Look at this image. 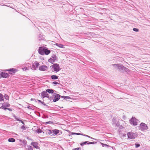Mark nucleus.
Instances as JSON below:
<instances>
[{
    "label": "nucleus",
    "mask_w": 150,
    "mask_h": 150,
    "mask_svg": "<svg viewBox=\"0 0 150 150\" xmlns=\"http://www.w3.org/2000/svg\"><path fill=\"white\" fill-rule=\"evenodd\" d=\"M42 132V131L41 130L39 129L38 130V133H41Z\"/></svg>",
    "instance_id": "e433bc0d"
},
{
    "label": "nucleus",
    "mask_w": 150,
    "mask_h": 150,
    "mask_svg": "<svg viewBox=\"0 0 150 150\" xmlns=\"http://www.w3.org/2000/svg\"><path fill=\"white\" fill-rule=\"evenodd\" d=\"M52 132L55 135H57L59 132V130L57 129H55L52 130Z\"/></svg>",
    "instance_id": "dca6fc26"
},
{
    "label": "nucleus",
    "mask_w": 150,
    "mask_h": 150,
    "mask_svg": "<svg viewBox=\"0 0 150 150\" xmlns=\"http://www.w3.org/2000/svg\"><path fill=\"white\" fill-rule=\"evenodd\" d=\"M140 129L144 131L148 129V127L144 123H142L140 124Z\"/></svg>",
    "instance_id": "20e7f679"
},
{
    "label": "nucleus",
    "mask_w": 150,
    "mask_h": 150,
    "mask_svg": "<svg viewBox=\"0 0 150 150\" xmlns=\"http://www.w3.org/2000/svg\"><path fill=\"white\" fill-rule=\"evenodd\" d=\"M135 147L136 148H138V147H139L140 146V145L139 144H135Z\"/></svg>",
    "instance_id": "c756f323"
},
{
    "label": "nucleus",
    "mask_w": 150,
    "mask_h": 150,
    "mask_svg": "<svg viewBox=\"0 0 150 150\" xmlns=\"http://www.w3.org/2000/svg\"><path fill=\"white\" fill-rule=\"evenodd\" d=\"M137 120L135 117H132L130 120V123L132 125L136 126L137 125Z\"/></svg>",
    "instance_id": "39448f33"
},
{
    "label": "nucleus",
    "mask_w": 150,
    "mask_h": 150,
    "mask_svg": "<svg viewBox=\"0 0 150 150\" xmlns=\"http://www.w3.org/2000/svg\"><path fill=\"white\" fill-rule=\"evenodd\" d=\"M52 66H59V64H53Z\"/></svg>",
    "instance_id": "c9c22d12"
},
{
    "label": "nucleus",
    "mask_w": 150,
    "mask_h": 150,
    "mask_svg": "<svg viewBox=\"0 0 150 150\" xmlns=\"http://www.w3.org/2000/svg\"><path fill=\"white\" fill-rule=\"evenodd\" d=\"M46 134H47L50 135L52 134V132L50 129H47L46 130Z\"/></svg>",
    "instance_id": "f3484780"
},
{
    "label": "nucleus",
    "mask_w": 150,
    "mask_h": 150,
    "mask_svg": "<svg viewBox=\"0 0 150 150\" xmlns=\"http://www.w3.org/2000/svg\"><path fill=\"white\" fill-rule=\"evenodd\" d=\"M38 53L41 55H44V54L48 55L51 52L50 51L48 50L47 48L44 46L39 47L38 50Z\"/></svg>",
    "instance_id": "f257e3e1"
},
{
    "label": "nucleus",
    "mask_w": 150,
    "mask_h": 150,
    "mask_svg": "<svg viewBox=\"0 0 150 150\" xmlns=\"http://www.w3.org/2000/svg\"><path fill=\"white\" fill-rule=\"evenodd\" d=\"M28 150H33V149L31 147V146H30V147L28 148Z\"/></svg>",
    "instance_id": "4c0bfd02"
},
{
    "label": "nucleus",
    "mask_w": 150,
    "mask_h": 150,
    "mask_svg": "<svg viewBox=\"0 0 150 150\" xmlns=\"http://www.w3.org/2000/svg\"><path fill=\"white\" fill-rule=\"evenodd\" d=\"M81 135H82L83 136H85L86 137H89V138H90V137L88 135H84V134H81Z\"/></svg>",
    "instance_id": "72a5a7b5"
},
{
    "label": "nucleus",
    "mask_w": 150,
    "mask_h": 150,
    "mask_svg": "<svg viewBox=\"0 0 150 150\" xmlns=\"http://www.w3.org/2000/svg\"><path fill=\"white\" fill-rule=\"evenodd\" d=\"M32 66H34L35 65L34 64H33Z\"/></svg>",
    "instance_id": "a19ab883"
},
{
    "label": "nucleus",
    "mask_w": 150,
    "mask_h": 150,
    "mask_svg": "<svg viewBox=\"0 0 150 150\" xmlns=\"http://www.w3.org/2000/svg\"><path fill=\"white\" fill-rule=\"evenodd\" d=\"M5 98L6 99L8 100L9 98V96L5 94Z\"/></svg>",
    "instance_id": "bb28decb"
},
{
    "label": "nucleus",
    "mask_w": 150,
    "mask_h": 150,
    "mask_svg": "<svg viewBox=\"0 0 150 150\" xmlns=\"http://www.w3.org/2000/svg\"><path fill=\"white\" fill-rule=\"evenodd\" d=\"M94 144V142H88L87 143V144Z\"/></svg>",
    "instance_id": "f704fd0d"
},
{
    "label": "nucleus",
    "mask_w": 150,
    "mask_h": 150,
    "mask_svg": "<svg viewBox=\"0 0 150 150\" xmlns=\"http://www.w3.org/2000/svg\"><path fill=\"white\" fill-rule=\"evenodd\" d=\"M31 144L33 145L34 148L37 149H40V147L38 146V143L32 142L31 143Z\"/></svg>",
    "instance_id": "0eeeda50"
},
{
    "label": "nucleus",
    "mask_w": 150,
    "mask_h": 150,
    "mask_svg": "<svg viewBox=\"0 0 150 150\" xmlns=\"http://www.w3.org/2000/svg\"><path fill=\"white\" fill-rule=\"evenodd\" d=\"M61 97L62 98H64L65 99H70L71 98L70 97H69V96H61Z\"/></svg>",
    "instance_id": "4be33fe9"
},
{
    "label": "nucleus",
    "mask_w": 150,
    "mask_h": 150,
    "mask_svg": "<svg viewBox=\"0 0 150 150\" xmlns=\"http://www.w3.org/2000/svg\"><path fill=\"white\" fill-rule=\"evenodd\" d=\"M22 69L23 71H26L27 69L26 67H24V68H22Z\"/></svg>",
    "instance_id": "c85d7f7f"
},
{
    "label": "nucleus",
    "mask_w": 150,
    "mask_h": 150,
    "mask_svg": "<svg viewBox=\"0 0 150 150\" xmlns=\"http://www.w3.org/2000/svg\"><path fill=\"white\" fill-rule=\"evenodd\" d=\"M6 70L9 71V73L10 74H15L17 71L16 69L13 68L10 69H9Z\"/></svg>",
    "instance_id": "6e6552de"
},
{
    "label": "nucleus",
    "mask_w": 150,
    "mask_h": 150,
    "mask_svg": "<svg viewBox=\"0 0 150 150\" xmlns=\"http://www.w3.org/2000/svg\"><path fill=\"white\" fill-rule=\"evenodd\" d=\"M57 59V57L55 55L53 54L51 57L50 58L48 59V61L49 62L52 64L54 62L56 61Z\"/></svg>",
    "instance_id": "7ed1b4c3"
},
{
    "label": "nucleus",
    "mask_w": 150,
    "mask_h": 150,
    "mask_svg": "<svg viewBox=\"0 0 150 150\" xmlns=\"http://www.w3.org/2000/svg\"><path fill=\"white\" fill-rule=\"evenodd\" d=\"M71 134H72V135L76 134V135H80L81 134V133H76L71 132Z\"/></svg>",
    "instance_id": "393cba45"
},
{
    "label": "nucleus",
    "mask_w": 150,
    "mask_h": 150,
    "mask_svg": "<svg viewBox=\"0 0 150 150\" xmlns=\"http://www.w3.org/2000/svg\"><path fill=\"white\" fill-rule=\"evenodd\" d=\"M46 91L49 93H53L54 92L53 91L52 89H47L46 90Z\"/></svg>",
    "instance_id": "aec40b11"
},
{
    "label": "nucleus",
    "mask_w": 150,
    "mask_h": 150,
    "mask_svg": "<svg viewBox=\"0 0 150 150\" xmlns=\"http://www.w3.org/2000/svg\"><path fill=\"white\" fill-rule=\"evenodd\" d=\"M81 148H75L72 150H80Z\"/></svg>",
    "instance_id": "7c9ffc66"
},
{
    "label": "nucleus",
    "mask_w": 150,
    "mask_h": 150,
    "mask_svg": "<svg viewBox=\"0 0 150 150\" xmlns=\"http://www.w3.org/2000/svg\"><path fill=\"white\" fill-rule=\"evenodd\" d=\"M60 95L59 94H57L54 97V98L53 99V101L54 102H56L60 98Z\"/></svg>",
    "instance_id": "9b49d317"
},
{
    "label": "nucleus",
    "mask_w": 150,
    "mask_h": 150,
    "mask_svg": "<svg viewBox=\"0 0 150 150\" xmlns=\"http://www.w3.org/2000/svg\"><path fill=\"white\" fill-rule=\"evenodd\" d=\"M4 100L3 96L1 93H0V101Z\"/></svg>",
    "instance_id": "412c9836"
},
{
    "label": "nucleus",
    "mask_w": 150,
    "mask_h": 150,
    "mask_svg": "<svg viewBox=\"0 0 150 150\" xmlns=\"http://www.w3.org/2000/svg\"><path fill=\"white\" fill-rule=\"evenodd\" d=\"M34 64L35 65V66H39V62L37 61H35Z\"/></svg>",
    "instance_id": "a878e982"
},
{
    "label": "nucleus",
    "mask_w": 150,
    "mask_h": 150,
    "mask_svg": "<svg viewBox=\"0 0 150 150\" xmlns=\"http://www.w3.org/2000/svg\"><path fill=\"white\" fill-rule=\"evenodd\" d=\"M41 96L43 98L45 97L49 98V95L47 93V92L44 91L41 93Z\"/></svg>",
    "instance_id": "1a4fd4ad"
},
{
    "label": "nucleus",
    "mask_w": 150,
    "mask_h": 150,
    "mask_svg": "<svg viewBox=\"0 0 150 150\" xmlns=\"http://www.w3.org/2000/svg\"><path fill=\"white\" fill-rule=\"evenodd\" d=\"M47 68V66H40L39 70L40 71H44Z\"/></svg>",
    "instance_id": "4468645a"
},
{
    "label": "nucleus",
    "mask_w": 150,
    "mask_h": 150,
    "mask_svg": "<svg viewBox=\"0 0 150 150\" xmlns=\"http://www.w3.org/2000/svg\"><path fill=\"white\" fill-rule=\"evenodd\" d=\"M133 30L135 32H138L139 31V29L137 28H134L133 29Z\"/></svg>",
    "instance_id": "b1692460"
},
{
    "label": "nucleus",
    "mask_w": 150,
    "mask_h": 150,
    "mask_svg": "<svg viewBox=\"0 0 150 150\" xmlns=\"http://www.w3.org/2000/svg\"><path fill=\"white\" fill-rule=\"evenodd\" d=\"M15 139L13 138H10L8 139V141L10 142H15Z\"/></svg>",
    "instance_id": "a211bd4d"
},
{
    "label": "nucleus",
    "mask_w": 150,
    "mask_h": 150,
    "mask_svg": "<svg viewBox=\"0 0 150 150\" xmlns=\"http://www.w3.org/2000/svg\"><path fill=\"white\" fill-rule=\"evenodd\" d=\"M56 46H57L61 48H64V45L61 44H59L58 43H56L55 45Z\"/></svg>",
    "instance_id": "2eb2a0df"
},
{
    "label": "nucleus",
    "mask_w": 150,
    "mask_h": 150,
    "mask_svg": "<svg viewBox=\"0 0 150 150\" xmlns=\"http://www.w3.org/2000/svg\"><path fill=\"white\" fill-rule=\"evenodd\" d=\"M31 69L32 70H35L36 69V68H38L39 66H32Z\"/></svg>",
    "instance_id": "5701e85b"
},
{
    "label": "nucleus",
    "mask_w": 150,
    "mask_h": 150,
    "mask_svg": "<svg viewBox=\"0 0 150 150\" xmlns=\"http://www.w3.org/2000/svg\"><path fill=\"white\" fill-rule=\"evenodd\" d=\"M29 63H28L26 64V65L27 66H29Z\"/></svg>",
    "instance_id": "ea45409f"
},
{
    "label": "nucleus",
    "mask_w": 150,
    "mask_h": 150,
    "mask_svg": "<svg viewBox=\"0 0 150 150\" xmlns=\"http://www.w3.org/2000/svg\"><path fill=\"white\" fill-rule=\"evenodd\" d=\"M39 40L40 41H41L42 40H44L45 38L44 36L43 35H41V34H39L38 35Z\"/></svg>",
    "instance_id": "ddd939ff"
},
{
    "label": "nucleus",
    "mask_w": 150,
    "mask_h": 150,
    "mask_svg": "<svg viewBox=\"0 0 150 150\" xmlns=\"http://www.w3.org/2000/svg\"><path fill=\"white\" fill-rule=\"evenodd\" d=\"M127 135L128 137L130 139H134L137 137L136 134L132 132L127 133Z\"/></svg>",
    "instance_id": "f03ea898"
},
{
    "label": "nucleus",
    "mask_w": 150,
    "mask_h": 150,
    "mask_svg": "<svg viewBox=\"0 0 150 150\" xmlns=\"http://www.w3.org/2000/svg\"><path fill=\"white\" fill-rule=\"evenodd\" d=\"M10 106V105L9 104L7 103H5L2 104V105L1 107V108H3L4 109V110H6L7 108H4V107H9Z\"/></svg>",
    "instance_id": "9d476101"
},
{
    "label": "nucleus",
    "mask_w": 150,
    "mask_h": 150,
    "mask_svg": "<svg viewBox=\"0 0 150 150\" xmlns=\"http://www.w3.org/2000/svg\"><path fill=\"white\" fill-rule=\"evenodd\" d=\"M112 66H121L120 64H112Z\"/></svg>",
    "instance_id": "2f4dec72"
},
{
    "label": "nucleus",
    "mask_w": 150,
    "mask_h": 150,
    "mask_svg": "<svg viewBox=\"0 0 150 150\" xmlns=\"http://www.w3.org/2000/svg\"><path fill=\"white\" fill-rule=\"evenodd\" d=\"M52 68L53 69L54 71L56 72H58L61 69L59 66H52Z\"/></svg>",
    "instance_id": "f8f14e48"
},
{
    "label": "nucleus",
    "mask_w": 150,
    "mask_h": 150,
    "mask_svg": "<svg viewBox=\"0 0 150 150\" xmlns=\"http://www.w3.org/2000/svg\"><path fill=\"white\" fill-rule=\"evenodd\" d=\"M51 77L53 79H56L58 78V77L56 75H52L51 76Z\"/></svg>",
    "instance_id": "6ab92c4d"
},
{
    "label": "nucleus",
    "mask_w": 150,
    "mask_h": 150,
    "mask_svg": "<svg viewBox=\"0 0 150 150\" xmlns=\"http://www.w3.org/2000/svg\"><path fill=\"white\" fill-rule=\"evenodd\" d=\"M87 143V142H85L82 143H81L80 145L81 146H83L86 143Z\"/></svg>",
    "instance_id": "cd10ccee"
},
{
    "label": "nucleus",
    "mask_w": 150,
    "mask_h": 150,
    "mask_svg": "<svg viewBox=\"0 0 150 150\" xmlns=\"http://www.w3.org/2000/svg\"><path fill=\"white\" fill-rule=\"evenodd\" d=\"M9 76L8 74L6 73L1 72L0 74V76L3 78H6L8 77Z\"/></svg>",
    "instance_id": "423d86ee"
},
{
    "label": "nucleus",
    "mask_w": 150,
    "mask_h": 150,
    "mask_svg": "<svg viewBox=\"0 0 150 150\" xmlns=\"http://www.w3.org/2000/svg\"><path fill=\"white\" fill-rule=\"evenodd\" d=\"M126 137V134H125V135H123V138H124V137Z\"/></svg>",
    "instance_id": "58836bf2"
},
{
    "label": "nucleus",
    "mask_w": 150,
    "mask_h": 150,
    "mask_svg": "<svg viewBox=\"0 0 150 150\" xmlns=\"http://www.w3.org/2000/svg\"><path fill=\"white\" fill-rule=\"evenodd\" d=\"M53 83L54 84H55V85L59 84V83L56 81L53 82Z\"/></svg>",
    "instance_id": "473e14b6"
}]
</instances>
